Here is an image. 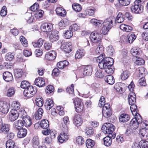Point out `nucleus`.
I'll return each instance as SVG.
<instances>
[{"instance_id": "53", "label": "nucleus", "mask_w": 148, "mask_h": 148, "mask_svg": "<svg viewBox=\"0 0 148 148\" xmlns=\"http://www.w3.org/2000/svg\"><path fill=\"white\" fill-rule=\"evenodd\" d=\"M140 148H148V142L141 140L139 142Z\"/></svg>"}, {"instance_id": "40", "label": "nucleus", "mask_w": 148, "mask_h": 148, "mask_svg": "<svg viewBox=\"0 0 148 148\" xmlns=\"http://www.w3.org/2000/svg\"><path fill=\"white\" fill-rule=\"evenodd\" d=\"M123 84L121 83H117L114 86V88L116 91L120 93H121L123 92L122 86Z\"/></svg>"}, {"instance_id": "47", "label": "nucleus", "mask_w": 148, "mask_h": 148, "mask_svg": "<svg viewBox=\"0 0 148 148\" xmlns=\"http://www.w3.org/2000/svg\"><path fill=\"white\" fill-rule=\"evenodd\" d=\"M131 105L130 108L131 111L133 115L134 114L137 115V108L136 105L135 104H130Z\"/></svg>"}, {"instance_id": "17", "label": "nucleus", "mask_w": 148, "mask_h": 148, "mask_svg": "<svg viewBox=\"0 0 148 148\" xmlns=\"http://www.w3.org/2000/svg\"><path fill=\"white\" fill-rule=\"evenodd\" d=\"M73 122L74 123L76 126L81 125L83 123L81 116L79 114L75 115L73 119Z\"/></svg>"}, {"instance_id": "58", "label": "nucleus", "mask_w": 148, "mask_h": 148, "mask_svg": "<svg viewBox=\"0 0 148 148\" xmlns=\"http://www.w3.org/2000/svg\"><path fill=\"white\" fill-rule=\"evenodd\" d=\"M36 101L37 106L39 107H41L42 106L43 102L42 99V98H36Z\"/></svg>"}, {"instance_id": "21", "label": "nucleus", "mask_w": 148, "mask_h": 148, "mask_svg": "<svg viewBox=\"0 0 148 148\" xmlns=\"http://www.w3.org/2000/svg\"><path fill=\"white\" fill-rule=\"evenodd\" d=\"M69 122L68 117L67 116L64 117L63 119V122H62V129L65 130L66 131L68 130L67 126L69 124Z\"/></svg>"}, {"instance_id": "22", "label": "nucleus", "mask_w": 148, "mask_h": 148, "mask_svg": "<svg viewBox=\"0 0 148 148\" xmlns=\"http://www.w3.org/2000/svg\"><path fill=\"white\" fill-rule=\"evenodd\" d=\"M92 69V66L90 65L86 66L84 69L83 72V75L85 76H89L91 75Z\"/></svg>"}, {"instance_id": "6", "label": "nucleus", "mask_w": 148, "mask_h": 148, "mask_svg": "<svg viewBox=\"0 0 148 148\" xmlns=\"http://www.w3.org/2000/svg\"><path fill=\"white\" fill-rule=\"evenodd\" d=\"M21 113L23 114L21 115L24 126L27 127H30L32 123V120L29 116L26 115L25 112L23 110L21 111Z\"/></svg>"}, {"instance_id": "42", "label": "nucleus", "mask_w": 148, "mask_h": 148, "mask_svg": "<svg viewBox=\"0 0 148 148\" xmlns=\"http://www.w3.org/2000/svg\"><path fill=\"white\" fill-rule=\"evenodd\" d=\"M15 145L14 141L12 140H9L6 143V148H13Z\"/></svg>"}, {"instance_id": "19", "label": "nucleus", "mask_w": 148, "mask_h": 148, "mask_svg": "<svg viewBox=\"0 0 148 148\" xmlns=\"http://www.w3.org/2000/svg\"><path fill=\"white\" fill-rule=\"evenodd\" d=\"M34 83L37 86L39 87H42L45 86V81L42 78L38 77L35 79Z\"/></svg>"}, {"instance_id": "63", "label": "nucleus", "mask_w": 148, "mask_h": 148, "mask_svg": "<svg viewBox=\"0 0 148 148\" xmlns=\"http://www.w3.org/2000/svg\"><path fill=\"white\" fill-rule=\"evenodd\" d=\"M7 11L6 7L5 6H3L0 12L1 15L2 16H4L7 15Z\"/></svg>"}, {"instance_id": "35", "label": "nucleus", "mask_w": 148, "mask_h": 148, "mask_svg": "<svg viewBox=\"0 0 148 148\" xmlns=\"http://www.w3.org/2000/svg\"><path fill=\"white\" fill-rule=\"evenodd\" d=\"M24 125L23 121L21 120H18L14 123V127L18 130L21 129Z\"/></svg>"}, {"instance_id": "11", "label": "nucleus", "mask_w": 148, "mask_h": 148, "mask_svg": "<svg viewBox=\"0 0 148 148\" xmlns=\"http://www.w3.org/2000/svg\"><path fill=\"white\" fill-rule=\"evenodd\" d=\"M61 49L66 53L70 52L72 50V46L70 42H64L62 43Z\"/></svg>"}, {"instance_id": "41", "label": "nucleus", "mask_w": 148, "mask_h": 148, "mask_svg": "<svg viewBox=\"0 0 148 148\" xmlns=\"http://www.w3.org/2000/svg\"><path fill=\"white\" fill-rule=\"evenodd\" d=\"M23 72L21 69H16L14 71V75L16 78H20L22 76Z\"/></svg>"}, {"instance_id": "50", "label": "nucleus", "mask_w": 148, "mask_h": 148, "mask_svg": "<svg viewBox=\"0 0 148 148\" xmlns=\"http://www.w3.org/2000/svg\"><path fill=\"white\" fill-rule=\"evenodd\" d=\"M91 86L97 92H99L100 90L101 86L98 84L94 83L92 84Z\"/></svg>"}, {"instance_id": "3", "label": "nucleus", "mask_w": 148, "mask_h": 148, "mask_svg": "<svg viewBox=\"0 0 148 148\" xmlns=\"http://www.w3.org/2000/svg\"><path fill=\"white\" fill-rule=\"evenodd\" d=\"M138 114V115H136L135 118L132 119L130 123V126L132 128H133V130H134L137 132H138L139 125L142 123V117L139 114Z\"/></svg>"}, {"instance_id": "60", "label": "nucleus", "mask_w": 148, "mask_h": 148, "mask_svg": "<svg viewBox=\"0 0 148 148\" xmlns=\"http://www.w3.org/2000/svg\"><path fill=\"white\" fill-rule=\"evenodd\" d=\"M20 40L23 45L25 47L27 46V41L25 38L23 36H21L20 37Z\"/></svg>"}, {"instance_id": "30", "label": "nucleus", "mask_w": 148, "mask_h": 148, "mask_svg": "<svg viewBox=\"0 0 148 148\" xmlns=\"http://www.w3.org/2000/svg\"><path fill=\"white\" fill-rule=\"evenodd\" d=\"M56 11L57 14L59 16H64L66 15V11L62 8H56Z\"/></svg>"}, {"instance_id": "61", "label": "nucleus", "mask_w": 148, "mask_h": 148, "mask_svg": "<svg viewBox=\"0 0 148 148\" xmlns=\"http://www.w3.org/2000/svg\"><path fill=\"white\" fill-rule=\"evenodd\" d=\"M76 141L79 145H82L84 142V140L82 137L79 136L76 138Z\"/></svg>"}, {"instance_id": "64", "label": "nucleus", "mask_w": 148, "mask_h": 148, "mask_svg": "<svg viewBox=\"0 0 148 148\" xmlns=\"http://www.w3.org/2000/svg\"><path fill=\"white\" fill-rule=\"evenodd\" d=\"M119 3L121 5L126 6L130 3V0H119Z\"/></svg>"}, {"instance_id": "7", "label": "nucleus", "mask_w": 148, "mask_h": 148, "mask_svg": "<svg viewBox=\"0 0 148 148\" xmlns=\"http://www.w3.org/2000/svg\"><path fill=\"white\" fill-rule=\"evenodd\" d=\"M102 38V35L97 32H92L90 36V38L92 42L99 43Z\"/></svg>"}, {"instance_id": "51", "label": "nucleus", "mask_w": 148, "mask_h": 148, "mask_svg": "<svg viewBox=\"0 0 148 148\" xmlns=\"http://www.w3.org/2000/svg\"><path fill=\"white\" fill-rule=\"evenodd\" d=\"M135 64L137 65H143L145 63L144 60L142 58L138 57L134 62Z\"/></svg>"}, {"instance_id": "20", "label": "nucleus", "mask_w": 148, "mask_h": 148, "mask_svg": "<svg viewBox=\"0 0 148 148\" xmlns=\"http://www.w3.org/2000/svg\"><path fill=\"white\" fill-rule=\"evenodd\" d=\"M9 130L10 129L8 124H3L2 123L0 125V133L7 134Z\"/></svg>"}, {"instance_id": "37", "label": "nucleus", "mask_w": 148, "mask_h": 148, "mask_svg": "<svg viewBox=\"0 0 148 148\" xmlns=\"http://www.w3.org/2000/svg\"><path fill=\"white\" fill-rule=\"evenodd\" d=\"M41 127L43 129H47L48 128L49 124L48 121L47 120H42L40 123Z\"/></svg>"}, {"instance_id": "62", "label": "nucleus", "mask_w": 148, "mask_h": 148, "mask_svg": "<svg viewBox=\"0 0 148 148\" xmlns=\"http://www.w3.org/2000/svg\"><path fill=\"white\" fill-rule=\"evenodd\" d=\"M79 28V26L76 24H74L71 25L69 27V29L72 31L75 32Z\"/></svg>"}, {"instance_id": "12", "label": "nucleus", "mask_w": 148, "mask_h": 148, "mask_svg": "<svg viewBox=\"0 0 148 148\" xmlns=\"http://www.w3.org/2000/svg\"><path fill=\"white\" fill-rule=\"evenodd\" d=\"M19 116L18 111L14 110H12L9 113V119L11 121L16 120Z\"/></svg>"}, {"instance_id": "27", "label": "nucleus", "mask_w": 148, "mask_h": 148, "mask_svg": "<svg viewBox=\"0 0 148 148\" xmlns=\"http://www.w3.org/2000/svg\"><path fill=\"white\" fill-rule=\"evenodd\" d=\"M90 22L92 24L98 27L101 26L102 24V21L98 20L95 18L91 19L90 20Z\"/></svg>"}, {"instance_id": "56", "label": "nucleus", "mask_w": 148, "mask_h": 148, "mask_svg": "<svg viewBox=\"0 0 148 148\" xmlns=\"http://www.w3.org/2000/svg\"><path fill=\"white\" fill-rule=\"evenodd\" d=\"M74 85L73 84H72L70 87H68L66 88V92L69 94H71L72 96L74 95Z\"/></svg>"}, {"instance_id": "25", "label": "nucleus", "mask_w": 148, "mask_h": 148, "mask_svg": "<svg viewBox=\"0 0 148 148\" xmlns=\"http://www.w3.org/2000/svg\"><path fill=\"white\" fill-rule=\"evenodd\" d=\"M130 119L129 115L126 114H122L120 115L119 118L120 122L123 123L127 122Z\"/></svg>"}, {"instance_id": "15", "label": "nucleus", "mask_w": 148, "mask_h": 148, "mask_svg": "<svg viewBox=\"0 0 148 148\" xmlns=\"http://www.w3.org/2000/svg\"><path fill=\"white\" fill-rule=\"evenodd\" d=\"M56 57V53L53 50L49 51L47 52L45 56V58L48 60H53L55 59Z\"/></svg>"}, {"instance_id": "54", "label": "nucleus", "mask_w": 148, "mask_h": 148, "mask_svg": "<svg viewBox=\"0 0 148 148\" xmlns=\"http://www.w3.org/2000/svg\"><path fill=\"white\" fill-rule=\"evenodd\" d=\"M72 6L73 8L75 11L79 12L82 10L81 6L79 4L74 3L72 5Z\"/></svg>"}, {"instance_id": "10", "label": "nucleus", "mask_w": 148, "mask_h": 148, "mask_svg": "<svg viewBox=\"0 0 148 148\" xmlns=\"http://www.w3.org/2000/svg\"><path fill=\"white\" fill-rule=\"evenodd\" d=\"M9 109V105L6 102L0 101V112L4 114H7Z\"/></svg>"}, {"instance_id": "14", "label": "nucleus", "mask_w": 148, "mask_h": 148, "mask_svg": "<svg viewBox=\"0 0 148 148\" xmlns=\"http://www.w3.org/2000/svg\"><path fill=\"white\" fill-rule=\"evenodd\" d=\"M41 30L43 32H50L53 29L52 25L50 23H45L41 26Z\"/></svg>"}, {"instance_id": "59", "label": "nucleus", "mask_w": 148, "mask_h": 148, "mask_svg": "<svg viewBox=\"0 0 148 148\" xmlns=\"http://www.w3.org/2000/svg\"><path fill=\"white\" fill-rule=\"evenodd\" d=\"M15 92V90L13 88H11L8 90L7 95L9 97H12L14 95Z\"/></svg>"}, {"instance_id": "33", "label": "nucleus", "mask_w": 148, "mask_h": 148, "mask_svg": "<svg viewBox=\"0 0 148 148\" xmlns=\"http://www.w3.org/2000/svg\"><path fill=\"white\" fill-rule=\"evenodd\" d=\"M69 62L66 60H64L63 61L58 62L57 64V66L60 69H62L68 65Z\"/></svg>"}, {"instance_id": "34", "label": "nucleus", "mask_w": 148, "mask_h": 148, "mask_svg": "<svg viewBox=\"0 0 148 148\" xmlns=\"http://www.w3.org/2000/svg\"><path fill=\"white\" fill-rule=\"evenodd\" d=\"M124 16L121 12H119L116 18V21L118 23H121L124 20Z\"/></svg>"}, {"instance_id": "28", "label": "nucleus", "mask_w": 148, "mask_h": 148, "mask_svg": "<svg viewBox=\"0 0 148 148\" xmlns=\"http://www.w3.org/2000/svg\"><path fill=\"white\" fill-rule=\"evenodd\" d=\"M53 101L50 99H49L46 101L44 105L47 110H49L53 106Z\"/></svg>"}, {"instance_id": "38", "label": "nucleus", "mask_w": 148, "mask_h": 148, "mask_svg": "<svg viewBox=\"0 0 148 148\" xmlns=\"http://www.w3.org/2000/svg\"><path fill=\"white\" fill-rule=\"evenodd\" d=\"M43 42V40L42 38H40L37 42H33L32 44L35 47H40L42 45Z\"/></svg>"}, {"instance_id": "13", "label": "nucleus", "mask_w": 148, "mask_h": 148, "mask_svg": "<svg viewBox=\"0 0 148 148\" xmlns=\"http://www.w3.org/2000/svg\"><path fill=\"white\" fill-rule=\"evenodd\" d=\"M115 21V18L114 17L111 16L105 20L104 22H102V24L111 28L113 26V22Z\"/></svg>"}, {"instance_id": "16", "label": "nucleus", "mask_w": 148, "mask_h": 148, "mask_svg": "<svg viewBox=\"0 0 148 148\" xmlns=\"http://www.w3.org/2000/svg\"><path fill=\"white\" fill-rule=\"evenodd\" d=\"M58 32L57 31H52L49 36V39L50 41L53 42L56 41L59 38L58 35Z\"/></svg>"}, {"instance_id": "55", "label": "nucleus", "mask_w": 148, "mask_h": 148, "mask_svg": "<svg viewBox=\"0 0 148 148\" xmlns=\"http://www.w3.org/2000/svg\"><path fill=\"white\" fill-rule=\"evenodd\" d=\"M75 108L76 111L77 112H80L82 111L84 108V105L83 103H81V104L77 105V106H75Z\"/></svg>"}, {"instance_id": "1", "label": "nucleus", "mask_w": 148, "mask_h": 148, "mask_svg": "<svg viewBox=\"0 0 148 148\" xmlns=\"http://www.w3.org/2000/svg\"><path fill=\"white\" fill-rule=\"evenodd\" d=\"M101 129L104 133L108 134L103 139V140L106 146H109L112 144V139H114L116 136L115 133L113 132L115 127L112 124L106 123L102 126Z\"/></svg>"}, {"instance_id": "5", "label": "nucleus", "mask_w": 148, "mask_h": 148, "mask_svg": "<svg viewBox=\"0 0 148 148\" xmlns=\"http://www.w3.org/2000/svg\"><path fill=\"white\" fill-rule=\"evenodd\" d=\"M37 91V90L36 87L30 86L25 89L23 93L26 97H31L36 94Z\"/></svg>"}, {"instance_id": "8", "label": "nucleus", "mask_w": 148, "mask_h": 148, "mask_svg": "<svg viewBox=\"0 0 148 148\" xmlns=\"http://www.w3.org/2000/svg\"><path fill=\"white\" fill-rule=\"evenodd\" d=\"M112 110L110 104H106L103 107L102 113L103 116L106 118L110 117L112 114Z\"/></svg>"}, {"instance_id": "43", "label": "nucleus", "mask_w": 148, "mask_h": 148, "mask_svg": "<svg viewBox=\"0 0 148 148\" xmlns=\"http://www.w3.org/2000/svg\"><path fill=\"white\" fill-rule=\"evenodd\" d=\"M87 135L88 136H92L93 134L94 131L93 128L92 127H87L85 130Z\"/></svg>"}, {"instance_id": "31", "label": "nucleus", "mask_w": 148, "mask_h": 148, "mask_svg": "<svg viewBox=\"0 0 148 148\" xmlns=\"http://www.w3.org/2000/svg\"><path fill=\"white\" fill-rule=\"evenodd\" d=\"M139 130V134L143 137L148 139V129H138Z\"/></svg>"}, {"instance_id": "36", "label": "nucleus", "mask_w": 148, "mask_h": 148, "mask_svg": "<svg viewBox=\"0 0 148 148\" xmlns=\"http://www.w3.org/2000/svg\"><path fill=\"white\" fill-rule=\"evenodd\" d=\"M32 145L34 148H36L39 144V140L38 137L34 136L32 140Z\"/></svg>"}, {"instance_id": "44", "label": "nucleus", "mask_w": 148, "mask_h": 148, "mask_svg": "<svg viewBox=\"0 0 148 148\" xmlns=\"http://www.w3.org/2000/svg\"><path fill=\"white\" fill-rule=\"evenodd\" d=\"M130 75V73L127 70L121 73V78L122 80H125L127 79Z\"/></svg>"}, {"instance_id": "4", "label": "nucleus", "mask_w": 148, "mask_h": 148, "mask_svg": "<svg viewBox=\"0 0 148 148\" xmlns=\"http://www.w3.org/2000/svg\"><path fill=\"white\" fill-rule=\"evenodd\" d=\"M140 0H136L134 3V5L131 7V11L136 14L141 13L143 10V7L141 4Z\"/></svg>"}, {"instance_id": "52", "label": "nucleus", "mask_w": 148, "mask_h": 148, "mask_svg": "<svg viewBox=\"0 0 148 148\" xmlns=\"http://www.w3.org/2000/svg\"><path fill=\"white\" fill-rule=\"evenodd\" d=\"M14 56L13 53L9 52L6 54L5 56V58L6 61H11L12 60Z\"/></svg>"}, {"instance_id": "24", "label": "nucleus", "mask_w": 148, "mask_h": 148, "mask_svg": "<svg viewBox=\"0 0 148 148\" xmlns=\"http://www.w3.org/2000/svg\"><path fill=\"white\" fill-rule=\"evenodd\" d=\"M17 133V136L19 138H21L25 137L27 133V130L25 128L19 129Z\"/></svg>"}, {"instance_id": "49", "label": "nucleus", "mask_w": 148, "mask_h": 148, "mask_svg": "<svg viewBox=\"0 0 148 148\" xmlns=\"http://www.w3.org/2000/svg\"><path fill=\"white\" fill-rule=\"evenodd\" d=\"M136 38L135 35L134 34H130L127 36L128 42L129 43H131Z\"/></svg>"}, {"instance_id": "26", "label": "nucleus", "mask_w": 148, "mask_h": 148, "mask_svg": "<svg viewBox=\"0 0 148 148\" xmlns=\"http://www.w3.org/2000/svg\"><path fill=\"white\" fill-rule=\"evenodd\" d=\"M104 80L108 84L110 85H112L115 82L113 77L111 75L106 76L104 78Z\"/></svg>"}, {"instance_id": "18", "label": "nucleus", "mask_w": 148, "mask_h": 148, "mask_svg": "<svg viewBox=\"0 0 148 148\" xmlns=\"http://www.w3.org/2000/svg\"><path fill=\"white\" fill-rule=\"evenodd\" d=\"M3 77L4 80L6 82H10L13 79L12 73L8 71L4 72L3 73Z\"/></svg>"}, {"instance_id": "29", "label": "nucleus", "mask_w": 148, "mask_h": 148, "mask_svg": "<svg viewBox=\"0 0 148 148\" xmlns=\"http://www.w3.org/2000/svg\"><path fill=\"white\" fill-rule=\"evenodd\" d=\"M85 54V52L83 49L78 50L75 55V58L80 59L83 57Z\"/></svg>"}, {"instance_id": "45", "label": "nucleus", "mask_w": 148, "mask_h": 148, "mask_svg": "<svg viewBox=\"0 0 148 148\" xmlns=\"http://www.w3.org/2000/svg\"><path fill=\"white\" fill-rule=\"evenodd\" d=\"M103 46L101 45H99L96 50V53L97 54H99L100 55H102V56H103Z\"/></svg>"}, {"instance_id": "57", "label": "nucleus", "mask_w": 148, "mask_h": 148, "mask_svg": "<svg viewBox=\"0 0 148 148\" xmlns=\"http://www.w3.org/2000/svg\"><path fill=\"white\" fill-rule=\"evenodd\" d=\"M30 86V83L26 81H22L21 84V87L22 88L25 89Z\"/></svg>"}, {"instance_id": "9", "label": "nucleus", "mask_w": 148, "mask_h": 148, "mask_svg": "<svg viewBox=\"0 0 148 148\" xmlns=\"http://www.w3.org/2000/svg\"><path fill=\"white\" fill-rule=\"evenodd\" d=\"M62 132L60 133L58 137L59 142L62 143L65 141L66 140L69 138L68 135V130L66 131L65 130L62 129Z\"/></svg>"}, {"instance_id": "48", "label": "nucleus", "mask_w": 148, "mask_h": 148, "mask_svg": "<svg viewBox=\"0 0 148 148\" xmlns=\"http://www.w3.org/2000/svg\"><path fill=\"white\" fill-rule=\"evenodd\" d=\"M73 35V33L72 31L69 29L65 31L64 36L66 39H69L72 37Z\"/></svg>"}, {"instance_id": "46", "label": "nucleus", "mask_w": 148, "mask_h": 148, "mask_svg": "<svg viewBox=\"0 0 148 148\" xmlns=\"http://www.w3.org/2000/svg\"><path fill=\"white\" fill-rule=\"evenodd\" d=\"M111 29L110 27L103 25V26L100 31V33L102 34L106 35L108 34V31Z\"/></svg>"}, {"instance_id": "39", "label": "nucleus", "mask_w": 148, "mask_h": 148, "mask_svg": "<svg viewBox=\"0 0 148 148\" xmlns=\"http://www.w3.org/2000/svg\"><path fill=\"white\" fill-rule=\"evenodd\" d=\"M86 144L87 148H92L95 145L94 141L90 139H88L86 142Z\"/></svg>"}, {"instance_id": "32", "label": "nucleus", "mask_w": 148, "mask_h": 148, "mask_svg": "<svg viewBox=\"0 0 148 148\" xmlns=\"http://www.w3.org/2000/svg\"><path fill=\"white\" fill-rule=\"evenodd\" d=\"M43 112V110L41 108H39L36 112L35 114L36 119L37 120L40 119L42 116Z\"/></svg>"}, {"instance_id": "23", "label": "nucleus", "mask_w": 148, "mask_h": 148, "mask_svg": "<svg viewBox=\"0 0 148 148\" xmlns=\"http://www.w3.org/2000/svg\"><path fill=\"white\" fill-rule=\"evenodd\" d=\"M128 101L130 105L135 104L136 101V96L133 92L130 93L128 95Z\"/></svg>"}, {"instance_id": "2", "label": "nucleus", "mask_w": 148, "mask_h": 148, "mask_svg": "<svg viewBox=\"0 0 148 148\" xmlns=\"http://www.w3.org/2000/svg\"><path fill=\"white\" fill-rule=\"evenodd\" d=\"M96 61L99 63V68L101 69H104L107 67L112 66L114 62L113 59L110 57L103 58V56L97 57Z\"/></svg>"}]
</instances>
